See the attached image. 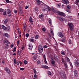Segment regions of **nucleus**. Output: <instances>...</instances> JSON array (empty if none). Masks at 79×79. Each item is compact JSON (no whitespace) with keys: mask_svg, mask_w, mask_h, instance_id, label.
<instances>
[{"mask_svg":"<svg viewBox=\"0 0 79 79\" xmlns=\"http://www.w3.org/2000/svg\"><path fill=\"white\" fill-rule=\"evenodd\" d=\"M74 76L75 77H77V76H78V74L76 73L75 74H74Z\"/></svg>","mask_w":79,"mask_h":79,"instance_id":"09e8293b","label":"nucleus"},{"mask_svg":"<svg viewBox=\"0 0 79 79\" xmlns=\"http://www.w3.org/2000/svg\"><path fill=\"white\" fill-rule=\"evenodd\" d=\"M2 29H3L4 30H5V29H6V27L4 25H2Z\"/></svg>","mask_w":79,"mask_h":79,"instance_id":"473e14b6","label":"nucleus"},{"mask_svg":"<svg viewBox=\"0 0 79 79\" xmlns=\"http://www.w3.org/2000/svg\"><path fill=\"white\" fill-rule=\"evenodd\" d=\"M44 6L42 8V10L44 11H47L48 9V11H50L51 8L50 7H49L46 4H44L43 5Z\"/></svg>","mask_w":79,"mask_h":79,"instance_id":"f257e3e1","label":"nucleus"},{"mask_svg":"<svg viewBox=\"0 0 79 79\" xmlns=\"http://www.w3.org/2000/svg\"><path fill=\"white\" fill-rule=\"evenodd\" d=\"M59 19L60 21H61L62 22H63V21H64L63 18H62L61 17H60L59 18Z\"/></svg>","mask_w":79,"mask_h":79,"instance_id":"4be33fe9","label":"nucleus"},{"mask_svg":"<svg viewBox=\"0 0 79 79\" xmlns=\"http://www.w3.org/2000/svg\"><path fill=\"white\" fill-rule=\"evenodd\" d=\"M7 31H10V27L8 26L7 27H6V29Z\"/></svg>","mask_w":79,"mask_h":79,"instance_id":"393cba45","label":"nucleus"},{"mask_svg":"<svg viewBox=\"0 0 79 79\" xmlns=\"http://www.w3.org/2000/svg\"><path fill=\"white\" fill-rule=\"evenodd\" d=\"M41 67L42 68H45V69H48V67L45 65H42Z\"/></svg>","mask_w":79,"mask_h":79,"instance_id":"412c9836","label":"nucleus"},{"mask_svg":"<svg viewBox=\"0 0 79 79\" xmlns=\"http://www.w3.org/2000/svg\"><path fill=\"white\" fill-rule=\"evenodd\" d=\"M69 63L70 65V66H71L72 67V68H73V64H72V63H71V62H69Z\"/></svg>","mask_w":79,"mask_h":79,"instance_id":"a18cd8bd","label":"nucleus"},{"mask_svg":"<svg viewBox=\"0 0 79 79\" xmlns=\"http://www.w3.org/2000/svg\"><path fill=\"white\" fill-rule=\"evenodd\" d=\"M23 64H27V61L26 60H24L23 61Z\"/></svg>","mask_w":79,"mask_h":79,"instance_id":"c9c22d12","label":"nucleus"},{"mask_svg":"<svg viewBox=\"0 0 79 79\" xmlns=\"http://www.w3.org/2000/svg\"><path fill=\"white\" fill-rule=\"evenodd\" d=\"M33 60H35L36 59H37V56L35 55L33 57Z\"/></svg>","mask_w":79,"mask_h":79,"instance_id":"c85d7f7f","label":"nucleus"},{"mask_svg":"<svg viewBox=\"0 0 79 79\" xmlns=\"http://www.w3.org/2000/svg\"><path fill=\"white\" fill-rule=\"evenodd\" d=\"M14 63L15 64H16V60L15 59L14 60Z\"/></svg>","mask_w":79,"mask_h":79,"instance_id":"338daca9","label":"nucleus"},{"mask_svg":"<svg viewBox=\"0 0 79 79\" xmlns=\"http://www.w3.org/2000/svg\"><path fill=\"white\" fill-rule=\"evenodd\" d=\"M39 17L40 19H41L42 21H44V14H41L39 15Z\"/></svg>","mask_w":79,"mask_h":79,"instance_id":"423d86ee","label":"nucleus"},{"mask_svg":"<svg viewBox=\"0 0 79 79\" xmlns=\"http://www.w3.org/2000/svg\"><path fill=\"white\" fill-rule=\"evenodd\" d=\"M20 70H21V71H23L24 69L23 68H20Z\"/></svg>","mask_w":79,"mask_h":79,"instance_id":"0e129e2a","label":"nucleus"},{"mask_svg":"<svg viewBox=\"0 0 79 79\" xmlns=\"http://www.w3.org/2000/svg\"><path fill=\"white\" fill-rule=\"evenodd\" d=\"M4 43H5V48L6 49V48L9 47V45H10V42L6 40H4L3 41Z\"/></svg>","mask_w":79,"mask_h":79,"instance_id":"7ed1b4c3","label":"nucleus"},{"mask_svg":"<svg viewBox=\"0 0 79 79\" xmlns=\"http://www.w3.org/2000/svg\"><path fill=\"white\" fill-rule=\"evenodd\" d=\"M21 54V52L20 51H18L17 53V55H20Z\"/></svg>","mask_w":79,"mask_h":79,"instance_id":"6e6d98bb","label":"nucleus"},{"mask_svg":"<svg viewBox=\"0 0 79 79\" xmlns=\"http://www.w3.org/2000/svg\"><path fill=\"white\" fill-rule=\"evenodd\" d=\"M74 74H77V71L76 70H74Z\"/></svg>","mask_w":79,"mask_h":79,"instance_id":"58836bf2","label":"nucleus"},{"mask_svg":"<svg viewBox=\"0 0 79 79\" xmlns=\"http://www.w3.org/2000/svg\"><path fill=\"white\" fill-rule=\"evenodd\" d=\"M18 31L19 33V37H21V32H20L19 33V31Z\"/></svg>","mask_w":79,"mask_h":79,"instance_id":"8fccbe9b","label":"nucleus"},{"mask_svg":"<svg viewBox=\"0 0 79 79\" xmlns=\"http://www.w3.org/2000/svg\"><path fill=\"white\" fill-rule=\"evenodd\" d=\"M30 41H31V42H32L33 43H34V39H31L29 40Z\"/></svg>","mask_w":79,"mask_h":79,"instance_id":"e433bc0d","label":"nucleus"},{"mask_svg":"<svg viewBox=\"0 0 79 79\" xmlns=\"http://www.w3.org/2000/svg\"><path fill=\"white\" fill-rule=\"evenodd\" d=\"M35 11L36 12V13H37L38 12V11H39V9H38V7H36L35 8Z\"/></svg>","mask_w":79,"mask_h":79,"instance_id":"c756f323","label":"nucleus"},{"mask_svg":"<svg viewBox=\"0 0 79 79\" xmlns=\"http://www.w3.org/2000/svg\"><path fill=\"white\" fill-rule=\"evenodd\" d=\"M55 10V9H54V8H51V10L53 12Z\"/></svg>","mask_w":79,"mask_h":79,"instance_id":"680f3d73","label":"nucleus"},{"mask_svg":"<svg viewBox=\"0 0 79 79\" xmlns=\"http://www.w3.org/2000/svg\"><path fill=\"white\" fill-rule=\"evenodd\" d=\"M58 14L60 16H65V14L61 12H58Z\"/></svg>","mask_w":79,"mask_h":79,"instance_id":"f8f14e48","label":"nucleus"},{"mask_svg":"<svg viewBox=\"0 0 79 79\" xmlns=\"http://www.w3.org/2000/svg\"><path fill=\"white\" fill-rule=\"evenodd\" d=\"M44 63H45V64H47V62L46 59H44Z\"/></svg>","mask_w":79,"mask_h":79,"instance_id":"69168bd1","label":"nucleus"},{"mask_svg":"<svg viewBox=\"0 0 79 79\" xmlns=\"http://www.w3.org/2000/svg\"><path fill=\"white\" fill-rule=\"evenodd\" d=\"M29 33H27L25 35L26 37H29Z\"/></svg>","mask_w":79,"mask_h":79,"instance_id":"37998d69","label":"nucleus"},{"mask_svg":"<svg viewBox=\"0 0 79 79\" xmlns=\"http://www.w3.org/2000/svg\"><path fill=\"white\" fill-rule=\"evenodd\" d=\"M37 64H40V60H38L37 61Z\"/></svg>","mask_w":79,"mask_h":79,"instance_id":"13d9d810","label":"nucleus"},{"mask_svg":"<svg viewBox=\"0 0 79 79\" xmlns=\"http://www.w3.org/2000/svg\"><path fill=\"white\" fill-rule=\"evenodd\" d=\"M32 48H33V46L32 45V44H31L28 45V48L29 50H32Z\"/></svg>","mask_w":79,"mask_h":79,"instance_id":"9b49d317","label":"nucleus"},{"mask_svg":"<svg viewBox=\"0 0 79 79\" xmlns=\"http://www.w3.org/2000/svg\"><path fill=\"white\" fill-rule=\"evenodd\" d=\"M6 13H7L6 11H4L3 12V15H4V16H5L6 15Z\"/></svg>","mask_w":79,"mask_h":79,"instance_id":"72a5a7b5","label":"nucleus"},{"mask_svg":"<svg viewBox=\"0 0 79 79\" xmlns=\"http://www.w3.org/2000/svg\"><path fill=\"white\" fill-rule=\"evenodd\" d=\"M33 71L35 74H37V71H36V69H34Z\"/></svg>","mask_w":79,"mask_h":79,"instance_id":"c03bdc74","label":"nucleus"},{"mask_svg":"<svg viewBox=\"0 0 79 79\" xmlns=\"http://www.w3.org/2000/svg\"><path fill=\"white\" fill-rule=\"evenodd\" d=\"M19 13L20 15H22L23 14V11H22L21 8H19Z\"/></svg>","mask_w":79,"mask_h":79,"instance_id":"2eb2a0df","label":"nucleus"},{"mask_svg":"<svg viewBox=\"0 0 79 79\" xmlns=\"http://www.w3.org/2000/svg\"><path fill=\"white\" fill-rule=\"evenodd\" d=\"M5 1L7 3H13L12 2L10 1L9 0H6Z\"/></svg>","mask_w":79,"mask_h":79,"instance_id":"5701e85b","label":"nucleus"},{"mask_svg":"<svg viewBox=\"0 0 79 79\" xmlns=\"http://www.w3.org/2000/svg\"><path fill=\"white\" fill-rule=\"evenodd\" d=\"M79 62L77 60H76L75 61L74 63H75V66H76V67H79Z\"/></svg>","mask_w":79,"mask_h":79,"instance_id":"9d476101","label":"nucleus"},{"mask_svg":"<svg viewBox=\"0 0 79 79\" xmlns=\"http://www.w3.org/2000/svg\"><path fill=\"white\" fill-rule=\"evenodd\" d=\"M39 38V35H36L35 37V39H37Z\"/></svg>","mask_w":79,"mask_h":79,"instance_id":"49530a36","label":"nucleus"},{"mask_svg":"<svg viewBox=\"0 0 79 79\" xmlns=\"http://www.w3.org/2000/svg\"><path fill=\"white\" fill-rule=\"evenodd\" d=\"M36 2L38 5H40V3H42V1L39 0H37L36 1Z\"/></svg>","mask_w":79,"mask_h":79,"instance_id":"dca6fc26","label":"nucleus"},{"mask_svg":"<svg viewBox=\"0 0 79 79\" xmlns=\"http://www.w3.org/2000/svg\"><path fill=\"white\" fill-rule=\"evenodd\" d=\"M29 21L30 23H31V24H33L34 22H33V20H32V18L31 17H30L29 18Z\"/></svg>","mask_w":79,"mask_h":79,"instance_id":"ddd939ff","label":"nucleus"},{"mask_svg":"<svg viewBox=\"0 0 79 79\" xmlns=\"http://www.w3.org/2000/svg\"><path fill=\"white\" fill-rule=\"evenodd\" d=\"M48 35L49 36V38L50 39H52V35L50 34V33H48Z\"/></svg>","mask_w":79,"mask_h":79,"instance_id":"bb28decb","label":"nucleus"},{"mask_svg":"<svg viewBox=\"0 0 79 79\" xmlns=\"http://www.w3.org/2000/svg\"><path fill=\"white\" fill-rule=\"evenodd\" d=\"M76 5H78L79 4V0H77L76 1Z\"/></svg>","mask_w":79,"mask_h":79,"instance_id":"ea45409f","label":"nucleus"},{"mask_svg":"<svg viewBox=\"0 0 79 79\" xmlns=\"http://www.w3.org/2000/svg\"><path fill=\"white\" fill-rule=\"evenodd\" d=\"M65 58H66V59L67 60V62H68V63H69V62L70 61V60L69 59V58L67 57H65Z\"/></svg>","mask_w":79,"mask_h":79,"instance_id":"a878e982","label":"nucleus"},{"mask_svg":"<svg viewBox=\"0 0 79 79\" xmlns=\"http://www.w3.org/2000/svg\"><path fill=\"white\" fill-rule=\"evenodd\" d=\"M42 31H43V32H45V31H46V30L45 29V28H42Z\"/></svg>","mask_w":79,"mask_h":79,"instance_id":"052dcab7","label":"nucleus"},{"mask_svg":"<svg viewBox=\"0 0 79 79\" xmlns=\"http://www.w3.org/2000/svg\"><path fill=\"white\" fill-rule=\"evenodd\" d=\"M23 28L24 29V31H25L26 30V24H25L23 25Z\"/></svg>","mask_w":79,"mask_h":79,"instance_id":"cd10ccee","label":"nucleus"},{"mask_svg":"<svg viewBox=\"0 0 79 79\" xmlns=\"http://www.w3.org/2000/svg\"><path fill=\"white\" fill-rule=\"evenodd\" d=\"M61 54H62L63 55H66L65 52L63 51L61 52Z\"/></svg>","mask_w":79,"mask_h":79,"instance_id":"79ce46f5","label":"nucleus"},{"mask_svg":"<svg viewBox=\"0 0 79 79\" xmlns=\"http://www.w3.org/2000/svg\"><path fill=\"white\" fill-rule=\"evenodd\" d=\"M8 19H6L4 21V24H6V23H8Z\"/></svg>","mask_w":79,"mask_h":79,"instance_id":"2f4dec72","label":"nucleus"},{"mask_svg":"<svg viewBox=\"0 0 79 79\" xmlns=\"http://www.w3.org/2000/svg\"><path fill=\"white\" fill-rule=\"evenodd\" d=\"M69 44H72V41L70 39H69Z\"/></svg>","mask_w":79,"mask_h":79,"instance_id":"4c0bfd02","label":"nucleus"},{"mask_svg":"<svg viewBox=\"0 0 79 79\" xmlns=\"http://www.w3.org/2000/svg\"><path fill=\"white\" fill-rule=\"evenodd\" d=\"M50 33L53 36V37L54 36V33H53V30L52 29H51L50 31Z\"/></svg>","mask_w":79,"mask_h":79,"instance_id":"aec40b11","label":"nucleus"},{"mask_svg":"<svg viewBox=\"0 0 79 79\" xmlns=\"http://www.w3.org/2000/svg\"><path fill=\"white\" fill-rule=\"evenodd\" d=\"M38 50L39 52L40 53H42L43 50V46L41 45H40L38 47Z\"/></svg>","mask_w":79,"mask_h":79,"instance_id":"20e7f679","label":"nucleus"},{"mask_svg":"<svg viewBox=\"0 0 79 79\" xmlns=\"http://www.w3.org/2000/svg\"><path fill=\"white\" fill-rule=\"evenodd\" d=\"M4 35L7 37V38H9V35L7 33H4Z\"/></svg>","mask_w":79,"mask_h":79,"instance_id":"6ab92c4d","label":"nucleus"},{"mask_svg":"<svg viewBox=\"0 0 79 79\" xmlns=\"http://www.w3.org/2000/svg\"><path fill=\"white\" fill-rule=\"evenodd\" d=\"M62 63H64L65 62V61L64 60V59L63 58H62Z\"/></svg>","mask_w":79,"mask_h":79,"instance_id":"de8ad7c7","label":"nucleus"},{"mask_svg":"<svg viewBox=\"0 0 79 79\" xmlns=\"http://www.w3.org/2000/svg\"><path fill=\"white\" fill-rule=\"evenodd\" d=\"M54 59L55 60H56V61L58 62V58L56 57L55 56V55H54Z\"/></svg>","mask_w":79,"mask_h":79,"instance_id":"b1692460","label":"nucleus"},{"mask_svg":"<svg viewBox=\"0 0 79 79\" xmlns=\"http://www.w3.org/2000/svg\"><path fill=\"white\" fill-rule=\"evenodd\" d=\"M4 70L7 73V74H11V72L10 69L7 67L5 68Z\"/></svg>","mask_w":79,"mask_h":79,"instance_id":"39448f33","label":"nucleus"},{"mask_svg":"<svg viewBox=\"0 0 79 79\" xmlns=\"http://www.w3.org/2000/svg\"><path fill=\"white\" fill-rule=\"evenodd\" d=\"M64 65L66 69H68V65L67 63H66V62H64Z\"/></svg>","mask_w":79,"mask_h":79,"instance_id":"4468645a","label":"nucleus"},{"mask_svg":"<svg viewBox=\"0 0 79 79\" xmlns=\"http://www.w3.org/2000/svg\"><path fill=\"white\" fill-rule=\"evenodd\" d=\"M43 58L44 60L46 59V58H45V55H44L43 56Z\"/></svg>","mask_w":79,"mask_h":79,"instance_id":"e2e57ef3","label":"nucleus"},{"mask_svg":"<svg viewBox=\"0 0 79 79\" xmlns=\"http://www.w3.org/2000/svg\"><path fill=\"white\" fill-rule=\"evenodd\" d=\"M61 38H62V39L60 41H61V42H63V43H64V41L65 40V37H64V36H63Z\"/></svg>","mask_w":79,"mask_h":79,"instance_id":"f3484780","label":"nucleus"},{"mask_svg":"<svg viewBox=\"0 0 79 79\" xmlns=\"http://www.w3.org/2000/svg\"><path fill=\"white\" fill-rule=\"evenodd\" d=\"M69 26V28L70 30L71 31H74V25L72 23H69L68 24Z\"/></svg>","mask_w":79,"mask_h":79,"instance_id":"f03ea898","label":"nucleus"},{"mask_svg":"<svg viewBox=\"0 0 79 79\" xmlns=\"http://www.w3.org/2000/svg\"><path fill=\"white\" fill-rule=\"evenodd\" d=\"M43 48H48V46L45 45L44 46Z\"/></svg>","mask_w":79,"mask_h":79,"instance_id":"603ef678","label":"nucleus"},{"mask_svg":"<svg viewBox=\"0 0 79 79\" xmlns=\"http://www.w3.org/2000/svg\"><path fill=\"white\" fill-rule=\"evenodd\" d=\"M59 12V11H58L56 10H55V11H54L53 12V13H55V14H56V15L57 14H58Z\"/></svg>","mask_w":79,"mask_h":79,"instance_id":"7c9ffc66","label":"nucleus"},{"mask_svg":"<svg viewBox=\"0 0 79 79\" xmlns=\"http://www.w3.org/2000/svg\"><path fill=\"white\" fill-rule=\"evenodd\" d=\"M4 10L3 9H2V8L0 9V12H3V11Z\"/></svg>","mask_w":79,"mask_h":79,"instance_id":"4d7b16f0","label":"nucleus"},{"mask_svg":"<svg viewBox=\"0 0 79 79\" xmlns=\"http://www.w3.org/2000/svg\"><path fill=\"white\" fill-rule=\"evenodd\" d=\"M62 2L63 3L65 4V5L69 4V1L68 0H62Z\"/></svg>","mask_w":79,"mask_h":79,"instance_id":"6e6552de","label":"nucleus"},{"mask_svg":"<svg viewBox=\"0 0 79 79\" xmlns=\"http://www.w3.org/2000/svg\"><path fill=\"white\" fill-rule=\"evenodd\" d=\"M67 9H68V10H69V9H71V6L69 5H68L67 6Z\"/></svg>","mask_w":79,"mask_h":79,"instance_id":"a19ab883","label":"nucleus"},{"mask_svg":"<svg viewBox=\"0 0 79 79\" xmlns=\"http://www.w3.org/2000/svg\"><path fill=\"white\" fill-rule=\"evenodd\" d=\"M21 49H22V50H24V46H22L21 48Z\"/></svg>","mask_w":79,"mask_h":79,"instance_id":"3c124183","label":"nucleus"},{"mask_svg":"<svg viewBox=\"0 0 79 79\" xmlns=\"http://www.w3.org/2000/svg\"><path fill=\"white\" fill-rule=\"evenodd\" d=\"M55 62L54 60H52L51 62V64L52 65V66H55V67H56V65H55Z\"/></svg>","mask_w":79,"mask_h":79,"instance_id":"a211bd4d","label":"nucleus"},{"mask_svg":"<svg viewBox=\"0 0 79 79\" xmlns=\"http://www.w3.org/2000/svg\"><path fill=\"white\" fill-rule=\"evenodd\" d=\"M48 74V75H49L50 76L52 74V73H51V72L50 71H48L47 72Z\"/></svg>","mask_w":79,"mask_h":79,"instance_id":"f704fd0d","label":"nucleus"},{"mask_svg":"<svg viewBox=\"0 0 79 79\" xmlns=\"http://www.w3.org/2000/svg\"><path fill=\"white\" fill-rule=\"evenodd\" d=\"M13 50H12V52H15L16 50V47L14 48Z\"/></svg>","mask_w":79,"mask_h":79,"instance_id":"5fc2aeb1","label":"nucleus"},{"mask_svg":"<svg viewBox=\"0 0 79 79\" xmlns=\"http://www.w3.org/2000/svg\"><path fill=\"white\" fill-rule=\"evenodd\" d=\"M7 13L8 15V16H11V10L10 9H7Z\"/></svg>","mask_w":79,"mask_h":79,"instance_id":"0eeeda50","label":"nucleus"},{"mask_svg":"<svg viewBox=\"0 0 79 79\" xmlns=\"http://www.w3.org/2000/svg\"><path fill=\"white\" fill-rule=\"evenodd\" d=\"M48 22L50 24H52V20L51 19H50L49 20Z\"/></svg>","mask_w":79,"mask_h":79,"instance_id":"864d4df0","label":"nucleus"},{"mask_svg":"<svg viewBox=\"0 0 79 79\" xmlns=\"http://www.w3.org/2000/svg\"><path fill=\"white\" fill-rule=\"evenodd\" d=\"M2 64H5V61H4V60H2Z\"/></svg>","mask_w":79,"mask_h":79,"instance_id":"774afa93","label":"nucleus"},{"mask_svg":"<svg viewBox=\"0 0 79 79\" xmlns=\"http://www.w3.org/2000/svg\"><path fill=\"white\" fill-rule=\"evenodd\" d=\"M57 35H58L59 37H60L61 38H62L63 37H64V35H63V33H62L61 32H58Z\"/></svg>","mask_w":79,"mask_h":79,"instance_id":"1a4fd4ad","label":"nucleus"},{"mask_svg":"<svg viewBox=\"0 0 79 79\" xmlns=\"http://www.w3.org/2000/svg\"><path fill=\"white\" fill-rule=\"evenodd\" d=\"M29 8V6H26L25 7V10H26L27 9V8Z\"/></svg>","mask_w":79,"mask_h":79,"instance_id":"bf43d9fd","label":"nucleus"}]
</instances>
